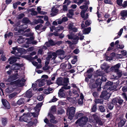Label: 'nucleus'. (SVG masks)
<instances>
[{
    "instance_id": "9d476101",
    "label": "nucleus",
    "mask_w": 127,
    "mask_h": 127,
    "mask_svg": "<svg viewBox=\"0 0 127 127\" xmlns=\"http://www.w3.org/2000/svg\"><path fill=\"white\" fill-rule=\"evenodd\" d=\"M109 67L110 66L105 63H103L101 66V69L102 70H104V71H108V70Z\"/></svg>"
},
{
    "instance_id": "4468645a",
    "label": "nucleus",
    "mask_w": 127,
    "mask_h": 127,
    "mask_svg": "<svg viewBox=\"0 0 127 127\" xmlns=\"http://www.w3.org/2000/svg\"><path fill=\"white\" fill-rule=\"evenodd\" d=\"M68 11L69 13L67 14V16L69 18H72V16L74 15L73 10L72 9H69Z\"/></svg>"
},
{
    "instance_id": "cd10ccee",
    "label": "nucleus",
    "mask_w": 127,
    "mask_h": 127,
    "mask_svg": "<svg viewBox=\"0 0 127 127\" xmlns=\"http://www.w3.org/2000/svg\"><path fill=\"white\" fill-rule=\"evenodd\" d=\"M96 104L100 103L102 104L103 102V100L102 99H95L94 100Z\"/></svg>"
},
{
    "instance_id": "58836bf2",
    "label": "nucleus",
    "mask_w": 127,
    "mask_h": 127,
    "mask_svg": "<svg viewBox=\"0 0 127 127\" xmlns=\"http://www.w3.org/2000/svg\"><path fill=\"white\" fill-rule=\"evenodd\" d=\"M23 22L24 23L27 24L28 23L29 20L27 18H24L23 19Z\"/></svg>"
},
{
    "instance_id": "e2e57ef3",
    "label": "nucleus",
    "mask_w": 127,
    "mask_h": 127,
    "mask_svg": "<svg viewBox=\"0 0 127 127\" xmlns=\"http://www.w3.org/2000/svg\"><path fill=\"white\" fill-rule=\"evenodd\" d=\"M96 110V105H94L92 108V111L93 112H95Z\"/></svg>"
},
{
    "instance_id": "3c124183",
    "label": "nucleus",
    "mask_w": 127,
    "mask_h": 127,
    "mask_svg": "<svg viewBox=\"0 0 127 127\" xmlns=\"http://www.w3.org/2000/svg\"><path fill=\"white\" fill-rule=\"evenodd\" d=\"M83 127H92V126L88 123H86L82 126Z\"/></svg>"
},
{
    "instance_id": "c9c22d12",
    "label": "nucleus",
    "mask_w": 127,
    "mask_h": 127,
    "mask_svg": "<svg viewBox=\"0 0 127 127\" xmlns=\"http://www.w3.org/2000/svg\"><path fill=\"white\" fill-rule=\"evenodd\" d=\"M56 111V109L55 106H52L51 107V111L50 112V113L51 114V113H52L55 112Z\"/></svg>"
},
{
    "instance_id": "b1692460",
    "label": "nucleus",
    "mask_w": 127,
    "mask_h": 127,
    "mask_svg": "<svg viewBox=\"0 0 127 127\" xmlns=\"http://www.w3.org/2000/svg\"><path fill=\"white\" fill-rule=\"evenodd\" d=\"M37 81L39 82L38 85L39 87L42 86L45 84L44 79H42L41 80H37Z\"/></svg>"
},
{
    "instance_id": "774afa93",
    "label": "nucleus",
    "mask_w": 127,
    "mask_h": 127,
    "mask_svg": "<svg viewBox=\"0 0 127 127\" xmlns=\"http://www.w3.org/2000/svg\"><path fill=\"white\" fill-rule=\"evenodd\" d=\"M122 6L124 8L126 7L127 6V1H124V2L123 4L122 5Z\"/></svg>"
},
{
    "instance_id": "412c9836",
    "label": "nucleus",
    "mask_w": 127,
    "mask_h": 127,
    "mask_svg": "<svg viewBox=\"0 0 127 127\" xmlns=\"http://www.w3.org/2000/svg\"><path fill=\"white\" fill-rule=\"evenodd\" d=\"M91 29V28L90 27H89L85 29L83 31V33L85 34H88L90 32Z\"/></svg>"
},
{
    "instance_id": "1a4fd4ad",
    "label": "nucleus",
    "mask_w": 127,
    "mask_h": 127,
    "mask_svg": "<svg viewBox=\"0 0 127 127\" xmlns=\"http://www.w3.org/2000/svg\"><path fill=\"white\" fill-rule=\"evenodd\" d=\"M18 58L14 56L11 57L8 59V61L9 62V63L10 64H13L15 63L17 60V59Z\"/></svg>"
},
{
    "instance_id": "0eeeda50",
    "label": "nucleus",
    "mask_w": 127,
    "mask_h": 127,
    "mask_svg": "<svg viewBox=\"0 0 127 127\" xmlns=\"http://www.w3.org/2000/svg\"><path fill=\"white\" fill-rule=\"evenodd\" d=\"M15 65H16L15 67V70H21L22 69L23 70H24L25 68L23 64H20L18 63H15Z\"/></svg>"
},
{
    "instance_id": "20e7f679",
    "label": "nucleus",
    "mask_w": 127,
    "mask_h": 127,
    "mask_svg": "<svg viewBox=\"0 0 127 127\" xmlns=\"http://www.w3.org/2000/svg\"><path fill=\"white\" fill-rule=\"evenodd\" d=\"M121 64L119 63L114 66H111L110 68L109 71H119V69Z\"/></svg>"
},
{
    "instance_id": "72a5a7b5",
    "label": "nucleus",
    "mask_w": 127,
    "mask_h": 127,
    "mask_svg": "<svg viewBox=\"0 0 127 127\" xmlns=\"http://www.w3.org/2000/svg\"><path fill=\"white\" fill-rule=\"evenodd\" d=\"M16 65H15V64H13V65L10 67V70H9L7 71H12L11 70H15V68Z\"/></svg>"
},
{
    "instance_id": "6e6552de",
    "label": "nucleus",
    "mask_w": 127,
    "mask_h": 127,
    "mask_svg": "<svg viewBox=\"0 0 127 127\" xmlns=\"http://www.w3.org/2000/svg\"><path fill=\"white\" fill-rule=\"evenodd\" d=\"M55 42L52 39H50L48 40V42H45V44L46 46L49 47L50 46H53L55 45Z\"/></svg>"
},
{
    "instance_id": "79ce46f5",
    "label": "nucleus",
    "mask_w": 127,
    "mask_h": 127,
    "mask_svg": "<svg viewBox=\"0 0 127 127\" xmlns=\"http://www.w3.org/2000/svg\"><path fill=\"white\" fill-rule=\"evenodd\" d=\"M118 98H116L113 99L112 100V102L113 104H115L118 103Z\"/></svg>"
},
{
    "instance_id": "7c9ffc66",
    "label": "nucleus",
    "mask_w": 127,
    "mask_h": 127,
    "mask_svg": "<svg viewBox=\"0 0 127 127\" xmlns=\"http://www.w3.org/2000/svg\"><path fill=\"white\" fill-rule=\"evenodd\" d=\"M2 124L3 125H5L7 123V120L6 118H2Z\"/></svg>"
},
{
    "instance_id": "bb28decb",
    "label": "nucleus",
    "mask_w": 127,
    "mask_h": 127,
    "mask_svg": "<svg viewBox=\"0 0 127 127\" xmlns=\"http://www.w3.org/2000/svg\"><path fill=\"white\" fill-rule=\"evenodd\" d=\"M56 53L58 55H63L64 54V51L62 50H59L56 51Z\"/></svg>"
},
{
    "instance_id": "052dcab7",
    "label": "nucleus",
    "mask_w": 127,
    "mask_h": 127,
    "mask_svg": "<svg viewBox=\"0 0 127 127\" xmlns=\"http://www.w3.org/2000/svg\"><path fill=\"white\" fill-rule=\"evenodd\" d=\"M79 89H78L77 88V91H76L75 89H74L73 91V94H77L78 93V92H79Z\"/></svg>"
},
{
    "instance_id": "ddd939ff",
    "label": "nucleus",
    "mask_w": 127,
    "mask_h": 127,
    "mask_svg": "<svg viewBox=\"0 0 127 127\" xmlns=\"http://www.w3.org/2000/svg\"><path fill=\"white\" fill-rule=\"evenodd\" d=\"M2 102L4 106L7 109H9L10 106L9 102L5 99H2Z\"/></svg>"
},
{
    "instance_id": "37998d69",
    "label": "nucleus",
    "mask_w": 127,
    "mask_h": 127,
    "mask_svg": "<svg viewBox=\"0 0 127 127\" xmlns=\"http://www.w3.org/2000/svg\"><path fill=\"white\" fill-rule=\"evenodd\" d=\"M37 122V120H34V123H33V122H32L31 121H30L28 123V125L30 126H32L33 124H35Z\"/></svg>"
},
{
    "instance_id": "69168bd1",
    "label": "nucleus",
    "mask_w": 127,
    "mask_h": 127,
    "mask_svg": "<svg viewBox=\"0 0 127 127\" xmlns=\"http://www.w3.org/2000/svg\"><path fill=\"white\" fill-rule=\"evenodd\" d=\"M68 29L70 30H72L73 29V24L70 23L68 25Z\"/></svg>"
},
{
    "instance_id": "e433bc0d",
    "label": "nucleus",
    "mask_w": 127,
    "mask_h": 127,
    "mask_svg": "<svg viewBox=\"0 0 127 127\" xmlns=\"http://www.w3.org/2000/svg\"><path fill=\"white\" fill-rule=\"evenodd\" d=\"M83 115V114L82 113H80L78 112L76 113L75 115V117L77 118H78L79 117H80L81 116H82Z\"/></svg>"
},
{
    "instance_id": "473e14b6",
    "label": "nucleus",
    "mask_w": 127,
    "mask_h": 127,
    "mask_svg": "<svg viewBox=\"0 0 127 127\" xmlns=\"http://www.w3.org/2000/svg\"><path fill=\"white\" fill-rule=\"evenodd\" d=\"M51 68V67H50L49 66L45 65L43 67V69L44 70H48V71H49V69Z\"/></svg>"
},
{
    "instance_id": "8fccbe9b",
    "label": "nucleus",
    "mask_w": 127,
    "mask_h": 127,
    "mask_svg": "<svg viewBox=\"0 0 127 127\" xmlns=\"http://www.w3.org/2000/svg\"><path fill=\"white\" fill-rule=\"evenodd\" d=\"M1 60L3 61H5L6 59V58L5 57V56L3 54L1 55Z\"/></svg>"
},
{
    "instance_id": "39448f33",
    "label": "nucleus",
    "mask_w": 127,
    "mask_h": 127,
    "mask_svg": "<svg viewBox=\"0 0 127 127\" xmlns=\"http://www.w3.org/2000/svg\"><path fill=\"white\" fill-rule=\"evenodd\" d=\"M110 95L107 91H104L102 92L100 97L105 99H107L109 98Z\"/></svg>"
},
{
    "instance_id": "f03ea898",
    "label": "nucleus",
    "mask_w": 127,
    "mask_h": 127,
    "mask_svg": "<svg viewBox=\"0 0 127 127\" xmlns=\"http://www.w3.org/2000/svg\"><path fill=\"white\" fill-rule=\"evenodd\" d=\"M75 110V107H72L68 108L67 110V112L69 113L68 118L70 120L72 119V117L74 116Z\"/></svg>"
},
{
    "instance_id": "338daca9",
    "label": "nucleus",
    "mask_w": 127,
    "mask_h": 127,
    "mask_svg": "<svg viewBox=\"0 0 127 127\" xmlns=\"http://www.w3.org/2000/svg\"><path fill=\"white\" fill-rule=\"evenodd\" d=\"M62 43L63 42L62 41H58L57 42H55V45H57L59 46L62 44Z\"/></svg>"
},
{
    "instance_id": "49530a36",
    "label": "nucleus",
    "mask_w": 127,
    "mask_h": 127,
    "mask_svg": "<svg viewBox=\"0 0 127 127\" xmlns=\"http://www.w3.org/2000/svg\"><path fill=\"white\" fill-rule=\"evenodd\" d=\"M43 26V25L42 24H40L37 25L36 27H35V30H38L40 28L42 27Z\"/></svg>"
},
{
    "instance_id": "bf43d9fd",
    "label": "nucleus",
    "mask_w": 127,
    "mask_h": 127,
    "mask_svg": "<svg viewBox=\"0 0 127 127\" xmlns=\"http://www.w3.org/2000/svg\"><path fill=\"white\" fill-rule=\"evenodd\" d=\"M33 33H31V32L25 33V36L27 37L32 36L33 35Z\"/></svg>"
},
{
    "instance_id": "4be33fe9",
    "label": "nucleus",
    "mask_w": 127,
    "mask_h": 127,
    "mask_svg": "<svg viewBox=\"0 0 127 127\" xmlns=\"http://www.w3.org/2000/svg\"><path fill=\"white\" fill-rule=\"evenodd\" d=\"M56 82L59 85H63V79L62 78H58L57 79Z\"/></svg>"
},
{
    "instance_id": "f3484780",
    "label": "nucleus",
    "mask_w": 127,
    "mask_h": 127,
    "mask_svg": "<svg viewBox=\"0 0 127 127\" xmlns=\"http://www.w3.org/2000/svg\"><path fill=\"white\" fill-rule=\"evenodd\" d=\"M126 122L125 119L122 118L121 119L120 121L118 123L119 126L120 127H121L125 125Z\"/></svg>"
},
{
    "instance_id": "a211bd4d",
    "label": "nucleus",
    "mask_w": 127,
    "mask_h": 127,
    "mask_svg": "<svg viewBox=\"0 0 127 127\" xmlns=\"http://www.w3.org/2000/svg\"><path fill=\"white\" fill-rule=\"evenodd\" d=\"M120 15L123 18L127 17V10L122 11L120 12Z\"/></svg>"
},
{
    "instance_id": "9b49d317",
    "label": "nucleus",
    "mask_w": 127,
    "mask_h": 127,
    "mask_svg": "<svg viewBox=\"0 0 127 127\" xmlns=\"http://www.w3.org/2000/svg\"><path fill=\"white\" fill-rule=\"evenodd\" d=\"M31 118L30 114L28 113L24 116L23 119V120L24 122H29L31 121Z\"/></svg>"
},
{
    "instance_id": "dca6fc26",
    "label": "nucleus",
    "mask_w": 127,
    "mask_h": 127,
    "mask_svg": "<svg viewBox=\"0 0 127 127\" xmlns=\"http://www.w3.org/2000/svg\"><path fill=\"white\" fill-rule=\"evenodd\" d=\"M32 95V93L31 90H29L27 91V92L25 94V96L26 97L29 98L31 97Z\"/></svg>"
},
{
    "instance_id": "6e6d98bb",
    "label": "nucleus",
    "mask_w": 127,
    "mask_h": 127,
    "mask_svg": "<svg viewBox=\"0 0 127 127\" xmlns=\"http://www.w3.org/2000/svg\"><path fill=\"white\" fill-rule=\"evenodd\" d=\"M52 11L55 13H57L58 11V10L56 8H53L51 9Z\"/></svg>"
},
{
    "instance_id": "423d86ee",
    "label": "nucleus",
    "mask_w": 127,
    "mask_h": 127,
    "mask_svg": "<svg viewBox=\"0 0 127 127\" xmlns=\"http://www.w3.org/2000/svg\"><path fill=\"white\" fill-rule=\"evenodd\" d=\"M48 116L50 118V121L51 123L55 124H57L58 123V121L55 119V117L52 114L50 113H49Z\"/></svg>"
},
{
    "instance_id": "f257e3e1",
    "label": "nucleus",
    "mask_w": 127,
    "mask_h": 127,
    "mask_svg": "<svg viewBox=\"0 0 127 127\" xmlns=\"http://www.w3.org/2000/svg\"><path fill=\"white\" fill-rule=\"evenodd\" d=\"M23 83L21 82V81L19 80H16L10 83V85L6 89L5 92L7 93H10L12 92L15 88H13V87L16 86V87H21L23 86Z\"/></svg>"
},
{
    "instance_id": "5701e85b",
    "label": "nucleus",
    "mask_w": 127,
    "mask_h": 127,
    "mask_svg": "<svg viewBox=\"0 0 127 127\" xmlns=\"http://www.w3.org/2000/svg\"><path fill=\"white\" fill-rule=\"evenodd\" d=\"M25 100L24 99L20 98L17 102V104L19 105H21L25 103Z\"/></svg>"
},
{
    "instance_id": "2eb2a0df",
    "label": "nucleus",
    "mask_w": 127,
    "mask_h": 127,
    "mask_svg": "<svg viewBox=\"0 0 127 127\" xmlns=\"http://www.w3.org/2000/svg\"><path fill=\"white\" fill-rule=\"evenodd\" d=\"M64 91V90H63V89L61 88L59 90L58 94L59 96L62 97H64L65 96V94L63 92Z\"/></svg>"
},
{
    "instance_id": "2f4dec72",
    "label": "nucleus",
    "mask_w": 127,
    "mask_h": 127,
    "mask_svg": "<svg viewBox=\"0 0 127 127\" xmlns=\"http://www.w3.org/2000/svg\"><path fill=\"white\" fill-rule=\"evenodd\" d=\"M100 111L102 112H103L105 111V109L104 107L103 106H100L99 107Z\"/></svg>"
},
{
    "instance_id": "4c0bfd02",
    "label": "nucleus",
    "mask_w": 127,
    "mask_h": 127,
    "mask_svg": "<svg viewBox=\"0 0 127 127\" xmlns=\"http://www.w3.org/2000/svg\"><path fill=\"white\" fill-rule=\"evenodd\" d=\"M53 35H54L55 36H58V33H57V32H54L53 33H50L49 34V36L50 37H51L53 36Z\"/></svg>"
},
{
    "instance_id": "680f3d73",
    "label": "nucleus",
    "mask_w": 127,
    "mask_h": 127,
    "mask_svg": "<svg viewBox=\"0 0 127 127\" xmlns=\"http://www.w3.org/2000/svg\"><path fill=\"white\" fill-rule=\"evenodd\" d=\"M37 99L39 101H42L43 99V97L42 95L38 96L37 97Z\"/></svg>"
},
{
    "instance_id": "393cba45",
    "label": "nucleus",
    "mask_w": 127,
    "mask_h": 127,
    "mask_svg": "<svg viewBox=\"0 0 127 127\" xmlns=\"http://www.w3.org/2000/svg\"><path fill=\"white\" fill-rule=\"evenodd\" d=\"M23 57L30 62L32 61V57L30 55H24L23 56Z\"/></svg>"
},
{
    "instance_id": "c03bdc74",
    "label": "nucleus",
    "mask_w": 127,
    "mask_h": 127,
    "mask_svg": "<svg viewBox=\"0 0 127 127\" xmlns=\"http://www.w3.org/2000/svg\"><path fill=\"white\" fill-rule=\"evenodd\" d=\"M64 83V85L67 84V83L69 82V79L68 78H65L63 80Z\"/></svg>"
},
{
    "instance_id": "864d4df0",
    "label": "nucleus",
    "mask_w": 127,
    "mask_h": 127,
    "mask_svg": "<svg viewBox=\"0 0 127 127\" xmlns=\"http://www.w3.org/2000/svg\"><path fill=\"white\" fill-rule=\"evenodd\" d=\"M91 23L90 22V21L89 20H87L86 21L85 24L86 27L89 26Z\"/></svg>"
},
{
    "instance_id": "c756f323",
    "label": "nucleus",
    "mask_w": 127,
    "mask_h": 127,
    "mask_svg": "<svg viewBox=\"0 0 127 127\" xmlns=\"http://www.w3.org/2000/svg\"><path fill=\"white\" fill-rule=\"evenodd\" d=\"M17 95V93L16 92L13 93L9 95V98L10 99L12 98H13L14 97Z\"/></svg>"
},
{
    "instance_id": "7ed1b4c3",
    "label": "nucleus",
    "mask_w": 127,
    "mask_h": 127,
    "mask_svg": "<svg viewBox=\"0 0 127 127\" xmlns=\"http://www.w3.org/2000/svg\"><path fill=\"white\" fill-rule=\"evenodd\" d=\"M88 118L86 117H83L81 119H79L76 122V124L78 123L79 126H82L83 125L85 124L86 123L88 122Z\"/></svg>"
},
{
    "instance_id": "13d9d810",
    "label": "nucleus",
    "mask_w": 127,
    "mask_h": 127,
    "mask_svg": "<svg viewBox=\"0 0 127 127\" xmlns=\"http://www.w3.org/2000/svg\"><path fill=\"white\" fill-rule=\"evenodd\" d=\"M123 30V28H122L121 29H120L119 31L118 32V35L120 37L121 36V35H122V34Z\"/></svg>"
},
{
    "instance_id": "f704fd0d",
    "label": "nucleus",
    "mask_w": 127,
    "mask_h": 127,
    "mask_svg": "<svg viewBox=\"0 0 127 127\" xmlns=\"http://www.w3.org/2000/svg\"><path fill=\"white\" fill-rule=\"evenodd\" d=\"M65 85L63 86L62 87V89H63V90H64V89L67 90L70 89V86H67V84H66V85Z\"/></svg>"
},
{
    "instance_id": "a18cd8bd",
    "label": "nucleus",
    "mask_w": 127,
    "mask_h": 127,
    "mask_svg": "<svg viewBox=\"0 0 127 127\" xmlns=\"http://www.w3.org/2000/svg\"><path fill=\"white\" fill-rule=\"evenodd\" d=\"M104 1L105 3H108L111 4H113L112 2L110 0H104Z\"/></svg>"
},
{
    "instance_id": "ea45409f",
    "label": "nucleus",
    "mask_w": 127,
    "mask_h": 127,
    "mask_svg": "<svg viewBox=\"0 0 127 127\" xmlns=\"http://www.w3.org/2000/svg\"><path fill=\"white\" fill-rule=\"evenodd\" d=\"M77 69L78 70L77 71H83L84 70L83 68L81 66H78L77 67Z\"/></svg>"
},
{
    "instance_id": "4d7b16f0",
    "label": "nucleus",
    "mask_w": 127,
    "mask_h": 127,
    "mask_svg": "<svg viewBox=\"0 0 127 127\" xmlns=\"http://www.w3.org/2000/svg\"><path fill=\"white\" fill-rule=\"evenodd\" d=\"M118 103L120 105L122 104L124 101L121 98H118Z\"/></svg>"
},
{
    "instance_id": "a878e982",
    "label": "nucleus",
    "mask_w": 127,
    "mask_h": 127,
    "mask_svg": "<svg viewBox=\"0 0 127 127\" xmlns=\"http://www.w3.org/2000/svg\"><path fill=\"white\" fill-rule=\"evenodd\" d=\"M88 7L86 9H84L81 11L80 13L81 17L82 18L84 17L85 14V12L87 11Z\"/></svg>"
},
{
    "instance_id": "0e129e2a",
    "label": "nucleus",
    "mask_w": 127,
    "mask_h": 127,
    "mask_svg": "<svg viewBox=\"0 0 127 127\" xmlns=\"http://www.w3.org/2000/svg\"><path fill=\"white\" fill-rule=\"evenodd\" d=\"M79 52V51L78 48H76L73 51V53L75 54H78Z\"/></svg>"
},
{
    "instance_id": "603ef678",
    "label": "nucleus",
    "mask_w": 127,
    "mask_h": 127,
    "mask_svg": "<svg viewBox=\"0 0 127 127\" xmlns=\"http://www.w3.org/2000/svg\"><path fill=\"white\" fill-rule=\"evenodd\" d=\"M87 74L88 77L90 78L92 75V74L90 72H87L84 74V75Z\"/></svg>"
},
{
    "instance_id": "f8f14e48",
    "label": "nucleus",
    "mask_w": 127,
    "mask_h": 127,
    "mask_svg": "<svg viewBox=\"0 0 127 127\" xmlns=\"http://www.w3.org/2000/svg\"><path fill=\"white\" fill-rule=\"evenodd\" d=\"M18 76L17 74H16L15 75H13L10 76L9 78H8L7 80L8 82H10L12 81H13L17 79L19 77H17Z\"/></svg>"
},
{
    "instance_id": "09e8293b",
    "label": "nucleus",
    "mask_w": 127,
    "mask_h": 127,
    "mask_svg": "<svg viewBox=\"0 0 127 127\" xmlns=\"http://www.w3.org/2000/svg\"><path fill=\"white\" fill-rule=\"evenodd\" d=\"M123 2V0H117V4L119 6H121Z\"/></svg>"
},
{
    "instance_id": "5fc2aeb1",
    "label": "nucleus",
    "mask_w": 127,
    "mask_h": 127,
    "mask_svg": "<svg viewBox=\"0 0 127 127\" xmlns=\"http://www.w3.org/2000/svg\"><path fill=\"white\" fill-rule=\"evenodd\" d=\"M25 15L23 13H21L18 16V19H22L24 16Z\"/></svg>"
},
{
    "instance_id": "aec40b11",
    "label": "nucleus",
    "mask_w": 127,
    "mask_h": 127,
    "mask_svg": "<svg viewBox=\"0 0 127 127\" xmlns=\"http://www.w3.org/2000/svg\"><path fill=\"white\" fill-rule=\"evenodd\" d=\"M24 38L22 36H20L18 38L17 40V41L19 43L21 44L23 43H24Z\"/></svg>"
},
{
    "instance_id": "c85d7f7f",
    "label": "nucleus",
    "mask_w": 127,
    "mask_h": 127,
    "mask_svg": "<svg viewBox=\"0 0 127 127\" xmlns=\"http://www.w3.org/2000/svg\"><path fill=\"white\" fill-rule=\"evenodd\" d=\"M77 56H75L73 57V59L71 61V63L73 64H75L77 61Z\"/></svg>"
},
{
    "instance_id": "de8ad7c7",
    "label": "nucleus",
    "mask_w": 127,
    "mask_h": 127,
    "mask_svg": "<svg viewBox=\"0 0 127 127\" xmlns=\"http://www.w3.org/2000/svg\"><path fill=\"white\" fill-rule=\"evenodd\" d=\"M63 11L64 12H65L67 10V7L66 5H64L63 6Z\"/></svg>"
},
{
    "instance_id": "a19ab883",
    "label": "nucleus",
    "mask_w": 127,
    "mask_h": 127,
    "mask_svg": "<svg viewBox=\"0 0 127 127\" xmlns=\"http://www.w3.org/2000/svg\"><path fill=\"white\" fill-rule=\"evenodd\" d=\"M113 103H111L108 104V107L109 109L111 110L113 108Z\"/></svg>"
},
{
    "instance_id": "6ab92c4d",
    "label": "nucleus",
    "mask_w": 127,
    "mask_h": 127,
    "mask_svg": "<svg viewBox=\"0 0 127 127\" xmlns=\"http://www.w3.org/2000/svg\"><path fill=\"white\" fill-rule=\"evenodd\" d=\"M64 29V28L63 27L59 26L58 27L55 28L54 29V30L56 31V32H57V33H58V32L63 30Z\"/></svg>"
}]
</instances>
